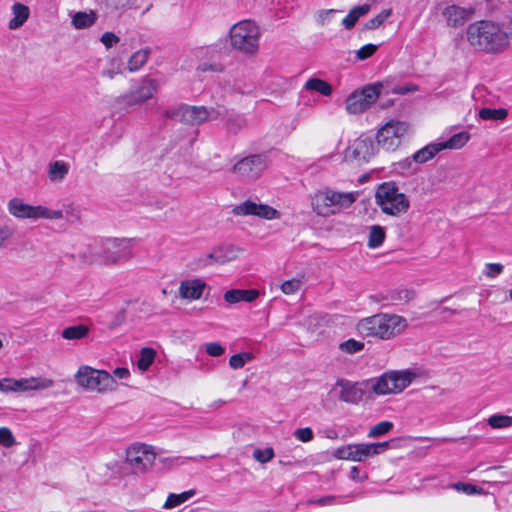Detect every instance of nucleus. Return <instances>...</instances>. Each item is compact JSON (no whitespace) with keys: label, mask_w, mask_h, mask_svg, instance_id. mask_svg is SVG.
Returning a JSON list of instances; mask_svg holds the SVG:
<instances>
[{"label":"nucleus","mask_w":512,"mask_h":512,"mask_svg":"<svg viewBox=\"0 0 512 512\" xmlns=\"http://www.w3.org/2000/svg\"><path fill=\"white\" fill-rule=\"evenodd\" d=\"M408 328V321L405 317L395 314L380 312L360 319L355 330L363 338L389 341L401 334Z\"/></svg>","instance_id":"1"},{"label":"nucleus","mask_w":512,"mask_h":512,"mask_svg":"<svg viewBox=\"0 0 512 512\" xmlns=\"http://www.w3.org/2000/svg\"><path fill=\"white\" fill-rule=\"evenodd\" d=\"M468 43L476 50L486 53H501L509 46V34L502 25L491 20L471 23L466 30Z\"/></svg>","instance_id":"2"},{"label":"nucleus","mask_w":512,"mask_h":512,"mask_svg":"<svg viewBox=\"0 0 512 512\" xmlns=\"http://www.w3.org/2000/svg\"><path fill=\"white\" fill-rule=\"evenodd\" d=\"M357 198V191H341L325 186L310 195V206L317 216L330 218L351 209Z\"/></svg>","instance_id":"3"},{"label":"nucleus","mask_w":512,"mask_h":512,"mask_svg":"<svg viewBox=\"0 0 512 512\" xmlns=\"http://www.w3.org/2000/svg\"><path fill=\"white\" fill-rule=\"evenodd\" d=\"M262 31L259 24L252 19H244L233 24L229 29L230 47L246 56H254L260 47Z\"/></svg>","instance_id":"4"},{"label":"nucleus","mask_w":512,"mask_h":512,"mask_svg":"<svg viewBox=\"0 0 512 512\" xmlns=\"http://www.w3.org/2000/svg\"><path fill=\"white\" fill-rule=\"evenodd\" d=\"M418 377L411 369L391 370L369 381V389L377 396L402 393Z\"/></svg>","instance_id":"5"},{"label":"nucleus","mask_w":512,"mask_h":512,"mask_svg":"<svg viewBox=\"0 0 512 512\" xmlns=\"http://www.w3.org/2000/svg\"><path fill=\"white\" fill-rule=\"evenodd\" d=\"M89 255L83 254V260L92 264L95 262L106 265L114 264L126 255L128 242L122 238L95 239L89 244Z\"/></svg>","instance_id":"6"},{"label":"nucleus","mask_w":512,"mask_h":512,"mask_svg":"<svg viewBox=\"0 0 512 512\" xmlns=\"http://www.w3.org/2000/svg\"><path fill=\"white\" fill-rule=\"evenodd\" d=\"M375 202L382 213L398 217L410 208L408 197L392 182L380 184L375 191Z\"/></svg>","instance_id":"7"},{"label":"nucleus","mask_w":512,"mask_h":512,"mask_svg":"<svg viewBox=\"0 0 512 512\" xmlns=\"http://www.w3.org/2000/svg\"><path fill=\"white\" fill-rule=\"evenodd\" d=\"M77 383L91 391L106 392L116 389L117 382L114 376L104 370H97L89 366L80 367L76 373Z\"/></svg>","instance_id":"8"},{"label":"nucleus","mask_w":512,"mask_h":512,"mask_svg":"<svg viewBox=\"0 0 512 512\" xmlns=\"http://www.w3.org/2000/svg\"><path fill=\"white\" fill-rule=\"evenodd\" d=\"M166 117L188 124L200 125L207 120H216L220 117V111L213 107L180 105L177 108L166 111Z\"/></svg>","instance_id":"9"},{"label":"nucleus","mask_w":512,"mask_h":512,"mask_svg":"<svg viewBox=\"0 0 512 512\" xmlns=\"http://www.w3.org/2000/svg\"><path fill=\"white\" fill-rule=\"evenodd\" d=\"M409 131V124L405 121L391 119L383 124L376 133V142L386 151H395L402 139Z\"/></svg>","instance_id":"10"},{"label":"nucleus","mask_w":512,"mask_h":512,"mask_svg":"<svg viewBox=\"0 0 512 512\" xmlns=\"http://www.w3.org/2000/svg\"><path fill=\"white\" fill-rule=\"evenodd\" d=\"M382 84L373 83L352 92L345 101V109L349 114H360L369 109L379 98Z\"/></svg>","instance_id":"11"},{"label":"nucleus","mask_w":512,"mask_h":512,"mask_svg":"<svg viewBox=\"0 0 512 512\" xmlns=\"http://www.w3.org/2000/svg\"><path fill=\"white\" fill-rule=\"evenodd\" d=\"M8 211L19 219H63V212L61 210L49 209L42 205L32 206L24 203L19 198H13L8 202Z\"/></svg>","instance_id":"12"},{"label":"nucleus","mask_w":512,"mask_h":512,"mask_svg":"<svg viewBox=\"0 0 512 512\" xmlns=\"http://www.w3.org/2000/svg\"><path fill=\"white\" fill-rule=\"evenodd\" d=\"M387 448L388 442L348 444L337 448L335 457L341 460L362 462L369 457L383 453Z\"/></svg>","instance_id":"13"},{"label":"nucleus","mask_w":512,"mask_h":512,"mask_svg":"<svg viewBox=\"0 0 512 512\" xmlns=\"http://www.w3.org/2000/svg\"><path fill=\"white\" fill-rule=\"evenodd\" d=\"M156 453L152 446L143 443L130 445V474L142 475L153 465Z\"/></svg>","instance_id":"14"},{"label":"nucleus","mask_w":512,"mask_h":512,"mask_svg":"<svg viewBox=\"0 0 512 512\" xmlns=\"http://www.w3.org/2000/svg\"><path fill=\"white\" fill-rule=\"evenodd\" d=\"M268 168V160L264 155H250L237 161L232 171L243 180H256Z\"/></svg>","instance_id":"15"},{"label":"nucleus","mask_w":512,"mask_h":512,"mask_svg":"<svg viewBox=\"0 0 512 512\" xmlns=\"http://www.w3.org/2000/svg\"><path fill=\"white\" fill-rule=\"evenodd\" d=\"M376 151L371 138L360 136L349 143L343 152V158L348 163H366L375 156Z\"/></svg>","instance_id":"16"},{"label":"nucleus","mask_w":512,"mask_h":512,"mask_svg":"<svg viewBox=\"0 0 512 512\" xmlns=\"http://www.w3.org/2000/svg\"><path fill=\"white\" fill-rule=\"evenodd\" d=\"M232 212L236 216H256L265 220H277L281 217V213L275 208L252 200L236 205Z\"/></svg>","instance_id":"17"},{"label":"nucleus","mask_w":512,"mask_h":512,"mask_svg":"<svg viewBox=\"0 0 512 512\" xmlns=\"http://www.w3.org/2000/svg\"><path fill=\"white\" fill-rule=\"evenodd\" d=\"M331 393H334L341 401L350 404L359 403L363 397V391L358 384L346 379L337 380Z\"/></svg>","instance_id":"18"},{"label":"nucleus","mask_w":512,"mask_h":512,"mask_svg":"<svg viewBox=\"0 0 512 512\" xmlns=\"http://www.w3.org/2000/svg\"><path fill=\"white\" fill-rule=\"evenodd\" d=\"M207 289V283L201 278H189L179 283L178 295L188 302L197 301L202 298Z\"/></svg>","instance_id":"19"},{"label":"nucleus","mask_w":512,"mask_h":512,"mask_svg":"<svg viewBox=\"0 0 512 512\" xmlns=\"http://www.w3.org/2000/svg\"><path fill=\"white\" fill-rule=\"evenodd\" d=\"M158 89L155 79L145 77L134 86L130 95V104H141L151 99Z\"/></svg>","instance_id":"20"},{"label":"nucleus","mask_w":512,"mask_h":512,"mask_svg":"<svg viewBox=\"0 0 512 512\" xmlns=\"http://www.w3.org/2000/svg\"><path fill=\"white\" fill-rule=\"evenodd\" d=\"M242 253V249L234 245L220 246L205 256L204 264L211 263L225 264L237 259Z\"/></svg>","instance_id":"21"},{"label":"nucleus","mask_w":512,"mask_h":512,"mask_svg":"<svg viewBox=\"0 0 512 512\" xmlns=\"http://www.w3.org/2000/svg\"><path fill=\"white\" fill-rule=\"evenodd\" d=\"M442 15L449 27L457 28L472 17L473 11L458 5H449L443 10Z\"/></svg>","instance_id":"22"},{"label":"nucleus","mask_w":512,"mask_h":512,"mask_svg":"<svg viewBox=\"0 0 512 512\" xmlns=\"http://www.w3.org/2000/svg\"><path fill=\"white\" fill-rule=\"evenodd\" d=\"M54 382L52 379L45 377H30L14 379V392H26L32 390H44L51 388Z\"/></svg>","instance_id":"23"},{"label":"nucleus","mask_w":512,"mask_h":512,"mask_svg":"<svg viewBox=\"0 0 512 512\" xmlns=\"http://www.w3.org/2000/svg\"><path fill=\"white\" fill-rule=\"evenodd\" d=\"M259 297V291L255 289H231L224 293V300L229 304L244 301L251 303Z\"/></svg>","instance_id":"24"},{"label":"nucleus","mask_w":512,"mask_h":512,"mask_svg":"<svg viewBox=\"0 0 512 512\" xmlns=\"http://www.w3.org/2000/svg\"><path fill=\"white\" fill-rule=\"evenodd\" d=\"M12 10V19L8 23V27L11 30H15L20 28L29 18L30 9L28 6L16 2L11 7Z\"/></svg>","instance_id":"25"},{"label":"nucleus","mask_w":512,"mask_h":512,"mask_svg":"<svg viewBox=\"0 0 512 512\" xmlns=\"http://www.w3.org/2000/svg\"><path fill=\"white\" fill-rule=\"evenodd\" d=\"M97 19L98 15L93 10H90L89 12L79 11L72 16L71 24L77 30L87 29L93 26Z\"/></svg>","instance_id":"26"},{"label":"nucleus","mask_w":512,"mask_h":512,"mask_svg":"<svg viewBox=\"0 0 512 512\" xmlns=\"http://www.w3.org/2000/svg\"><path fill=\"white\" fill-rule=\"evenodd\" d=\"M441 146L439 142L427 144L425 147L419 149L412 155L414 162L418 164H424L429 160L433 159L439 152H441Z\"/></svg>","instance_id":"27"},{"label":"nucleus","mask_w":512,"mask_h":512,"mask_svg":"<svg viewBox=\"0 0 512 512\" xmlns=\"http://www.w3.org/2000/svg\"><path fill=\"white\" fill-rule=\"evenodd\" d=\"M386 238V231L380 225H372L368 228L367 246L376 249L382 246Z\"/></svg>","instance_id":"28"},{"label":"nucleus","mask_w":512,"mask_h":512,"mask_svg":"<svg viewBox=\"0 0 512 512\" xmlns=\"http://www.w3.org/2000/svg\"><path fill=\"white\" fill-rule=\"evenodd\" d=\"M470 140V134L466 131L451 136L447 141L439 142L442 151L445 149L458 150L464 147Z\"/></svg>","instance_id":"29"},{"label":"nucleus","mask_w":512,"mask_h":512,"mask_svg":"<svg viewBox=\"0 0 512 512\" xmlns=\"http://www.w3.org/2000/svg\"><path fill=\"white\" fill-rule=\"evenodd\" d=\"M156 354V350H154L153 348H142L136 361L137 369L142 373L147 371L149 367L153 364Z\"/></svg>","instance_id":"30"},{"label":"nucleus","mask_w":512,"mask_h":512,"mask_svg":"<svg viewBox=\"0 0 512 512\" xmlns=\"http://www.w3.org/2000/svg\"><path fill=\"white\" fill-rule=\"evenodd\" d=\"M151 55V48L145 46L133 52L130 56V71L138 70L143 67Z\"/></svg>","instance_id":"31"},{"label":"nucleus","mask_w":512,"mask_h":512,"mask_svg":"<svg viewBox=\"0 0 512 512\" xmlns=\"http://www.w3.org/2000/svg\"><path fill=\"white\" fill-rule=\"evenodd\" d=\"M370 11V5L364 4L354 7L348 15L343 19L342 24L346 29H351L355 26L360 17L366 15Z\"/></svg>","instance_id":"32"},{"label":"nucleus","mask_w":512,"mask_h":512,"mask_svg":"<svg viewBox=\"0 0 512 512\" xmlns=\"http://www.w3.org/2000/svg\"><path fill=\"white\" fill-rule=\"evenodd\" d=\"M88 333L89 328L86 325L79 324L64 328L61 336L66 340H80L85 338Z\"/></svg>","instance_id":"33"},{"label":"nucleus","mask_w":512,"mask_h":512,"mask_svg":"<svg viewBox=\"0 0 512 512\" xmlns=\"http://www.w3.org/2000/svg\"><path fill=\"white\" fill-rule=\"evenodd\" d=\"M305 88L310 91H316L323 96H330L332 94V86L319 78H310L305 83Z\"/></svg>","instance_id":"34"},{"label":"nucleus","mask_w":512,"mask_h":512,"mask_svg":"<svg viewBox=\"0 0 512 512\" xmlns=\"http://www.w3.org/2000/svg\"><path fill=\"white\" fill-rule=\"evenodd\" d=\"M478 115L482 120L504 121L508 117V110L505 108H482Z\"/></svg>","instance_id":"35"},{"label":"nucleus","mask_w":512,"mask_h":512,"mask_svg":"<svg viewBox=\"0 0 512 512\" xmlns=\"http://www.w3.org/2000/svg\"><path fill=\"white\" fill-rule=\"evenodd\" d=\"M195 494L194 490H188L185 492H182L180 494H174L171 493L166 499V502L164 503L163 507L165 509H172L175 508L186 501H188L191 497H193Z\"/></svg>","instance_id":"36"},{"label":"nucleus","mask_w":512,"mask_h":512,"mask_svg":"<svg viewBox=\"0 0 512 512\" xmlns=\"http://www.w3.org/2000/svg\"><path fill=\"white\" fill-rule=\"evenodd\" d=\"M68 173V167L65 163L55 161L50 164L48 176L51 181H61Z\"/></svg>","instance_id":"37"},{"label":"nucleus","mask_w":512,"mask_h":512,"mask_svg":"<svg viewBox=\"0 0 512 512\" xmlns=\"http://www.w3.org/2000/svg\"><path fill=\"white\" fill-rule=\"evenodd\" d=\"M488 425L493 429H504L512 426V416L493 414L487 419Z\"/></svg>","instance_id":"38"},{"label":"nucleus","mask_w":512,"mask_h":512,"mask_svg":"<svg viewBox=\"0 0 512 512\" xmlns=\"http://www.w3.org/2000/svg\"><path fill=\"white\" fill-rule=\"evenodd\" d=\"M392 14L391 9H384L364 24L366 30H374L381 26Z\"/></svg>","instance_id":"39"},{"label":"nucleus","mask_w":512,"mask_h":512,"mask_svg":"<svg viewBox=\"0 0 512 512\" xmlns=\"http://www.w3.org/2000/svg\"><path fill=\"white\" fill-rule=\"evenodd\" d=\"M253 354L249 352H242L232 355L229 359V365L232 369H240L245 366L246 363L253 360Z\"/></svg>","instance_id":"40"},{"label":"nucleus","mask_w":512,"mask_h":512,"mask_svg":"<svg viewBox=\"0 0 512 512\" xmlns=\"http://www.w3.org/2000/svg\"><path fill=\"white\" fill-rule=\"evenodd\" d=\"M365 344L362 341L355 339H348L339 344V349L347 354H354L364 349Z\"/></svg>","instance_id":"41"},{"label":"nucleus","mask_w":512,"mask_h":512,"mask_svg":"<svg viewBox=\"0 0 512 512\" xmlns=\"http://www.w3.org/2000/svg\"><path fill=\"white\" fill-rule=\"evenodd\" d=\"M393 426V423L390 421H381L370 428L368 432V437L377 438L382 435H385L391 431Z\"/></svg>","instance_id":"42"},{"label":"nucleus","mask_w":512,"mask_h":512,"mask_svg":"<svg viewBox=\"0 0 512 512\" xmlns=\"http://www.w3.org/2000/svg\"><path fill=\"white\" fill-rule=\"evenodd\" d=\"M340 12V10L336 9L321 10L316 15V21L321 26L329 25L334 20L336 14Z\"/></svg>","instance_id":"43"},{"label":"nucleus","mask_w":512,"mask_h":512,"mask_svg":"<svg viewBox=\"0 0 512 512\" xmlns=\"http://www.w3.org/2000/svg\"><path fill=\"white\" fill-rule=\"evenodd\" d=\"M302 283V280L299 278L290 279L283 282L280 286V289L286 295L295 294L300 290Z\"/></svg>","instance_id":"44"},{"label":"nucleus","mask_w":512,"mask_h":512,"mask_svg":"<svg viewBox=\"0 0 512 512\" xmlns=\"http://www.w3.org/2000/svg\"><path fill=\"white\" fill-rule=\"evenodd\" d=\"M274 455V450L271 447H267L265 449H255L253 451L254 459L262 464L271 461L274 458Z\"/></svg>","instance_id":"45"},{"label":"nucleus","mask_w":512,"mask_h":512,"mask_svg":"<svg viewBox=\"0 0 512 512\" xmlns=\"http://www.w3.org/2000/svg\"><path fill=\"white\" fill-rule=\"evenodd\" d=\"M16 444V439L8 427H0V446L11 448Z\"/></svg>","instance_id":"46"},{"label":"nucleus","mask_w":512,"mask_h":512,"mask_svg":"<svg viewBox=\"0 0 512 512\" xmlns=\"http://www.w3.org/2000/svg\"><path fill=\"white\" fill-rule=\"evenodd\" d=\"M504 270V266L500 263H487L483 270V274L489 278L494 279L499 276Z\"/></svg>","instance_id":"47"},{"label":"nucleus","mask_w":512,"mask_h":512,"mask_svg":"<svg viewBox=\"0 0 512 512\" xmlns=\"http://www.w3.org/2000/svg\"><path fill=\"white\" fill-rule=\"evenodd\" d=\"M453 488L459 492L466 493L468 495L481 494L483 489L479 486L458 482L453 484Z\"/></svg>","instance_id":"48"},{"label":"nucleus","mask_w":512,"mask_h":512,"mask_svg":"<svg viewBox=\"0 0 512 512\" xmlns=\"http://www.w3.org/2000/svg\"><path fill=\"white\" fill-rule=\"evenodd\" d=\"M226 125L230 132L236 133L246 126V120L240 116H232L227 120Z\"/></svg>","instance_id":"49"},{"label":"nucleus","mask_w":512,"mask_h":512,"mask_svg":"<svg viewBox=\"0 0 512 512\" xmlns=\"http://www.w3.org/2000/svg\"><path fill=\"white\" fill-rule=\"evenodd\" d=\"M63 212V218L65 217L69 223L79 222L81 219V212L78 208L71 205L67 206Z\"/></svg>","instance_id":"50"},{"label":"nucleus","mask_w":512,"mask_h":512,"mask_svg":"<svg viewBox=\"0 0 512 512\" xmlns=\"http://www.w3.org/2000/svg\"><path fill=\"white\" fill-rule=\"evenodd\" d=\"M151 7L152 2L150 0H130V9L139 11L140 15H144Z\"/></svg>","instance_id":"51"},{"label":"nucleus","mask_w":512,"mask_h":512,"mask_svg":"<svg viewBox=\"0 0 512 512\" xmlns=\"http://www.w3.org/2000/svg\"><path fill=\"white\" fill-rule=\"evenodd\" d=\"M294 436L301 442H309L313 439L314 433L311 428H298L294 431Z\"/></svg>","instance_id":"52"},{"label":"nucleus","mask_w":512,"mask_h":512,"mask_svg":"<svg viewBox=\"0 0 512 512\" xmlns=\"http://www.w3.org/2000/svg\"><path fill=\"white\" fill-rule=\"evenodd\" d=\"M205 350L212 357H219L224 354L225 350L218 342H209L205 345Z\"/></svg>","instance_id":"53"},{"label":"nucleus","mask_w":512,"mask_h":512,"mask_svg":"<svg viewBox=\"0 0 512 512\" xmlns=\"http://www.w3.org/2000/svg\"><path fill=\"white\" fill-rule=\"evenodd\" d=\"M377 50V45L374 44H367L362 46L357 52V58L360 60H365L372 56Z\"/></svg>","instance_id":"54"},{"label":"nucleus","mask_w":512,"mask_h":512,"mask_svg":"<svg viewBox=\"0 0 512 512\" xmlns=\"http://www.w3.org/2000/svg\"><path fill=\"white\" fill-rule=\"evenodd\" d=\"M100 41L107 49H109L119 42V37L112 32H105L101 36Z\"/></svg>","instance_id":"55"},{"label":"nucleus","mask_w":512,"mask_h":512,"mask_svg":"<svg viewBox=\"0 0 512 512\" xmlns=\"http://www.w3.org/2000/svg\"><path fill=\"white\" fill-rule=\"evenodd\" d=\"M197 70L201 72H221L223 70V67L221 64L218 63H203L197 67Z\"/></svg>","instance_id":"56"},{"label":"nucleus","mask_w":512,"mask_h":512,"mask_svg":"<svg viewBox=\"0 0 512 512\" xmlns=\"http://www.w3.org/2000/svg\"><path fill=\"white\" fill-rule=\"evenodd\" d=\"M13 381L14 379L12 378L0 379V391L3 393L14 392V385H12Z\"/></svg>","instance_id":"57"},{"label":"nucleus","mask_w":512,"mask_h":512,"mask_svg":"<svg viewBox=\"0 0 512 512\" xmlns=\"http://www.w3.org/2000/svg\"><path fill=\"white\" fill-rule=\"evenodd\" d=\"M12 236V230L8 226L0 225V248L4 242Z\"/></svg>","instance_id":"58"},{"label":"nucleus","mask_w":512,"mask_h":512,"mask_svg":"<svg viewBox=\"0 0 512 512\" xmlns=\"http://www.w3.org/2000/svg\"><path fill=\"white\" fill-rule=\"evenodd\" d=\"M311 502L321 505V506L331 505L335 502V497L334 496H325V497H322V498H319L316 500H312Z\"/></svg>","instance_id":"59"},{"label":"nucleus","mask_w":512,"mask_h":512,"mask_svg":"<svg viewBox=\"0 0 512 512\" xmlns=\"http://www.w3.org/2000/svg\"><path fill=\"white\" fill-rule=\"evenodd\" d=\"M350 477L354 481H364L367 479V475L362 476L359 478V469L356 466H353L350 470Z\"/></svg>","instance_id":"60"},{"label":"nucleus","mask_w":512,"mask_h":512,"mask_svg":"<svg viewBox=\"0 0 512 512\" xmlns=\"http://www.w3.org/2000/svg\"><path fill=\"white\" fill-rule=\"evenodd\" d=\"M113 375L119 379H124L128 376V370L125 367H118L113 370Z\"/></svg>","instance_id":"61"},{"label":"nucleus","mask_w":512,"mask_h":512,"mask_svg":"<svg viewBox=\"0 0 512 512\" xmlns=\"http://www.w3.org/2000/svg\"><path fill=\"white\" fill-rule=\"evenodd\" d=\"M125 320V312L124 311H121L115 318V320L111 323L110 327L111 328H115L119 325H121V323Z\"/></svg>","instance_id":"62"},{"label":"nucleus","mask_w":512,"mask_h":512,"mask_svg":"<svg viewBox=\"0 0 512 512\" xmlns=\"http://www.w3.org/2000/svg\"><path fill=\"white\" fill-rule=\"evenodd\" d=\"M126 102H127V101H126V97H125V96L120 97V98L116 101V103H119V104H121V103L126 104Z\"/></svg>","instance_id":"63"},{"label":"nucleus","mask_w":512,"mask_h":512,"mask_svg":"<svg viewBox=\"0 0 512 512\" xmlns=\"http://www.w3.org/2000/svg\"><path fill=\"white\" fill-rule=\"evenodd\" d=\"M509 29H510V35L512 36V16L510 17V20H509Z\"/></svg>","instance_id":"64"}]
</instances>
